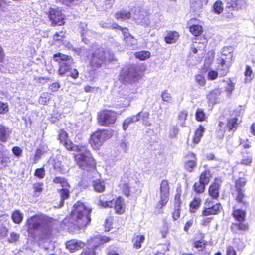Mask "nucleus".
Masks as SVG:
<instances>
[{
	"instance_id": "obj_1",
	"label": "nucleus",
	"mask_w": 255,
	"mask_h": 255,
	"mask_svg": "<svg viewBox=\"0 0 255 255\" xmlns=\"http://www.w3.org/2000/svg\"><path fill=\"white\" fill-rule=\"evenodd\" d=\"M141 78L140 74L136 70L134 65H128L122 69L119 76V80L128 85H124L118 92L117 96L127 100L128 106L134 98V94L137 92V88H131L134 84L139 82Z\"/></svg>"
},
{
	"instance_id": "obj_2",
	"label": "nucleus",
	"mask_w": 255,
	"mask_h": 255,
	"mask_svg": "<svg viewBox=\"0 0 255 255\" xmlns=\"http://www.w3.org/2000/svg\"><path fill=\"white\" fill-rule=\"evenodd\" d=\"M91 212L90 208L82 202H78L73 206V209L69 218V223H68L69 220L65 219L63 221V223L67 224V226L69 227H72L73 225L74 229L82 228L90 223Z\"/></svg>"
},
{
	"instance_id": "obj_3",
	"label": "nucleus",
	"mask_w": 255,
	"mask_h": 255,
	"mask_svg": "<svg viewBox=\"0 0 255 255\" xmlns=\"http://www.w3.org/2000/svg\"><path fill=\"white\" fill-rule=\"evenodd\" d=\"M53 59L54 61L59 63L58 74L60 76H70L74 79L78 77L79 73L77 69L71 68L73 63L71 57L58 53L54 55Z\"/></svg>"
},
{
	"instance_id": "obj_4",
	"label": "nucleus",
	"mask_w": 255,
	"mask_h": 255,
	"mask_svg": "<svg viewBox=\"0 0 255 255\" xmlns=\"http://www.w3.org/2000/svg\"><path fill=\"white\" fill-rule=\"evenodd\" d=\"M75 151L78 152L75 156L76 163L80 168L89 170L95 167L94 159L86 147L78 146V149Z\"/></svg>"
},
{
	"instance_id": "obj_5",
	"label": "nucleus",
	"mask_w": 255,
	"mask_h": 255,
	"mask_svg": "<svg viewBox=\"0 0 255 255\" xmlns=\"http://www.w3.org/2000/svg\"><path fill=\"white\" fill-rule=\"evenodd\" d=\"M49 218L43 215L33 216L27 221V231L31 233L33 230H38L46 232L49 231Z\"/></svg>"
},
{
	"instance_id": "obj_6",
	"label": "nucleus",
	"mask_w": 255,
	"mask_h": 255,
	"mask_svg": "<svg viewBox=\"0 0 255 255\" xmlns=\"http://www.w3.org/2000/svg\"><path fill=\"white\" fill-rule=\"evenodd\" d=\"M112 136V131L108 130H99L91 136L89 143L93 149H99L105 141Z\"/></svg>"
},
{
	"instance_id": "obj_7",
	"label": "nucleus",
	"mask_w": 255,
	"mask_h": 255,
	"mask_svg": "<svg viewBox=\"0 0 255 255\" xmlns=\"http://www.w3.org/2000/svg\"><path fill=\"white\" fill-rule=\"evenodd\" d=\"M105 54L102 48H99L93 53L90 60V65L94 70L100 67L105 60L113 61L116 60L113 53H109L108 56H105Z\"/></svg>"
},
{
	"instance_id": "obj_8",
	"label": "nucleus",
	"mask_w": 255,
	"mask_h": 255,
	"mask_svg": "<svg viewBox=\"0 0 255 255\" xmlns=\"http://www.w3.org/2000/svg\"><path fill=\"white\" fill-rule=\"evenodd\" d=\"M98 205L103 208H112L114 207L116 213L121 214L124 213L125 211V204L124 200L121 197H118L116 199H113L111 201H107L103 198V197H100Z\"/></svg>"
},
{
	"instance_id": "obj_9",
	"label": "nucleus",
	"mask_w": 255,
	"mask_h": 255,
	"mask_svg": "<svg viewBox=\"0 0 255 255\" xmlns=\"http://www.w3.org/2000/svg\"><path fill=\"white\" fill-rule=\"evenodd\" d=\"M169 189L168 181L163 180L160 185V200L156 205L157 208L161 209L168 203L170 195Z\"/></svg>"
},
{
	"instance_id": "obj_10",
	"label": "nucleus",
	"mask_w": 255,
	"mask_h": 255,
	"mask_svg": "<svg viewBox=\"0 0 255 255\" xmlns=\"http://www.w3.org/2000/svg\"><path fill=\"white\" fill-rule=\"evenodd\" d=\"M53 182L56 184H60L62 188L59 190V193L60 195V206H62L64 201L69 197V191L67 188L69 185L67 180L62 177H57L53 179Z\"/></svg>"
},
{
	"instance_id": "obj_11",
	"label": "nucleus",
	"mask_w": 255,
	"mask_h": 255,
	"mask_svg": "<svg viewBox=\"0 0 255 255\" xmlns=\"http://www.w3.org/2000/svg\"><path fill=\"white\" fill-rule=\"evenodd\" d=\"M70 161L67 157L58 155L54 160V168L61 173H65L69 170Z\"/></svg>"
},
{
	"instance_id": "obj_12",
	"label": "nucleus",
	"mask_w": 255,
	"mask_h": 255,
	"mask_svg": "<svg viewBox=\"0 0 255 255\" xmlns=\"http://www.w3.org/2000/svg\"><path fill=\"white\" fill-rule=\"evenodd\" d=\"M222 209L221 204H215L210 198L206 199L204 203V209L202 212L203 216H208L218 214Z\"/></svg>"
},
{
	"instance_id": "obj_13",
	"label": "nucleus",
	"mask_w": 255,
	"mask_h": 255,
	"mask_svg": "<svg viewBox=\"0 0 255 255\" xmlns=\"http://www.w3.org/2000/svg\"><path fill=\"white\" fill-rule=\"evenodd\" d=\"M116 120V114L111 111H104L99 116V123L102 126H110L115 123Z\"/></svg>"
},
{
	"instance_id": "obj_14",
	"label": "nucleus",
	"mask_w": 255,
	"mask_h": 255,
	"mask_svg": "<svg viewBox=\"0 0 255 255\" xmlns=\"http://www.w3.org/2000/svg\"><path fill=\"white\" fill-rule=\"evenodd\" d=\"M233 61V55L228 56L220 57L218 59V70L221 76H225L228 72V69Z\"/></svg>"
},
{
	"instance_id": "obj_15",
	"label": "nucleus",
	"mask_w": 255,
	"mask_h": 255,
	"mask_svg": "<svg viewBox=\"0 0 255 255\" xmlns=\"http://www.w3.org/2000/svg\"><path fill=\"white\" fill-rule=\"evenodd\" d=\"M48 17L53 25H62L64 24V15L58 8H51L49 11Z\"/></svg>"
},
{
	"instance_id": "obj_16",
	"label": "nucleus",
	"mask_w": 255,
	"mask_h": 255,
	"mask_svg": "<svg viewBox=\"0 0 255 255\" xmlns=\"http://www.w3.org/2000/svg\"><path fill=\"white\" fill-rule=\"evenodd\" d=\"M135 12L132 17L136 23L145 27L148 26L150 22L147 13L140 10H138L137 13H136L137 10Z\"/></svg>"
},
{
	"instance_id": "obj_17",
	"label": "nucleus",
	"mask_w": 255,
	"mask_h": 255,
	"mask_svg": "<svg viewBox=\"0 0 255 255\" xmlns=\"http://www.w3.org/2000/svg\"><path fill=\"white\" fill-rule=\"evenodd\" d=\"M218 127L220 132V136H222L226 127L230 130L235 131L237 127V119L235 118H231L228 120L226 124L225 122L220 121L218 124Z\"/></svg>"
},
{
	"instance_id": "obj_18",
	"label": "nucleus",
	"mask_w": 255,
	"mask_h": 255,
	"mask_svg": "<svg viewBox=\"0 0 255 255\" xmlns=\"http://www.w3.org/2000/svg\"><path fill=\"white\" fill-rule=\"evenodd\" d=\"M59 140L61 143L68 150L76 151L78 146L74 145L68 139V134L63 130H61L59 133Z\"/></svg>"
},
{
	"instance_id": "obj_19",
	"label": "nucleus",
	"mask_w": 255,
	"mask_h": 255,
	"mask_svg": "<svg viewBox=\"0 0 255 255\" xmlns=\"http://www.w3.org/2000/svg\"><path fill=\"white\" fill-rule=\"evenodd\" d=\"M226 8L231 10H238L246 7V1L245 0H226Z\"/></svg>"
},
{
	"instance_id": "obj_20",
	"label": "nucleus",
	"mask_w": 255,
	"mask_h": 255,
	"mask_svg": "<svg viewBox=\"0 0 255 255\" xmlns=\"http://www.w3.org/2000/svg\"><path fill=\"white\" fill-rule=\"evenodd\" d=\"M113 28L119 29L122 31L124 36V40L125 43L128 46L134 45L136 43V40L130 34H129L128 30L127 28H123L121 26L116 24H113Z\"/></svg>"
},
{
	"instance_id": "obj_21",
	"label": "nucleus",
	"mask_w": 255,
	"mask_h": 255,
	"mask_svg": "<svg viewBox=\"0 0 255 255\" xmlns=\"http://www.w3.org/2000/svg\"><path fill=\"white\" fill-rule=\"evenodd\" d=\"M207 3L208 0H190L191 10L198 14L202 11L203 6Z\"/></svg>"
},
{
	"instance_id": "obj_22",
	"label": "nucleus",
	"mask_w": 255,
	"mask_h": 255,
	"mask_svg": "<svg viewBox=\"0 0 255 255\" xmlns=\"http://www.w3.org/2000/svg\"><path fill=\"white\" fill-rule=\"evenodd\" d=\"M66 248L71 252H74L85 246V243L77 240H71L66 243Z\"/></svg>"
},
{
	"instance_id": "obj_23",
	"label": "nucleus",
	"mask_w": 255,
	"mask_h": 255,
	"mask_svg": "<svg viewBox=\"0 0 255 255\" xmlns=\"http://www.w3.org/2000/svg\"><path fill=\"white\" fill-rule=\"evenodd\" d=\"M11 130L3 125H0V141L2 142H6L9 138Z\"/></svg>"
},
{
	"instance_id": "obj_24",
	"label": "nucleus",
	"mask_w": 255,
	"mask_h": 255,
	"mask_svg": "<svg viewBox=\"0 0 255 255\" xmlns=\"http://www.w3.org/2000/svg\"><path fill=\"white\" fill-rule=\"evenodd\" d=\"M196 21V19H191L190 20V23L193 24L189 28L190 32L195 36L200 35L203 31L202 26L198 24H196L194 22Z\"/></svg>"
},
{
	"instance_id": "obj_25",
	"label": "nucleus",
	"mask_w": 255,
	"mask_h": 255,
	"mask_svg": "<svg viewBox=\"0 0 255 255\" xmlns=\"http://www.w3.org/2000/svg\"><path fill=\"white\" fill-rule=\"evenodd\" d=\"M204 132V128L202 126H200L195 132V134L193 138L194 145H191L192 146L194 147L195 144H198L200 142Z\"/></svg>"
},
{
	"instance_id": "obj_26",
	"label": "nucleus",
	"mask_w": 255,
	"mask_h": 255,
	"mask_svg": "<svg viewBox=\"0 0 255 255\" xmlns=\"http://www.w3.org/2000/svg\"><path fill=\"white\" fill-rule=\"evenodd\" d=\"M179 38V34L177 32H169L165 37V41L167 43L172 44L175 43Z\"/></svg>"
},
{
	"instance_id": "obj_27",
	"label": "nucleus",
	"mask_w": 255,
	"mask_h": 255,
	"mask_svg": "<svg viewBox=\"0 0 255 255\" xmlns=\"http://www.w3.org/2000/svg\"><path fill=\"white\" fill-rule=\"evenodd\" d=\"M93 187L95 191L102 192L105 189V183L103 180H96L93 182Z\"/></svg>"
},
{
	"instance_id": "obj_28",
	"label": "nucleus",
	"mask_w": 255,
	"mask_h": 255,
	"mask_svg": "<svg viewBox=\"0 0 255 255\" xmlns=\"http://www.w3.org/2000/svg\"><path fill=\"white\" fill-rule=\"evenodd\" d=\"M219 185L218 183L212 184L209 188V194L213 198H216L219 196Z\"/></svg>"
},
{
	"instance_id": "obj_29",
	"label": "nucleus",
	"mask_w": 255,
	"mask_h": 255,
	"mask_svg": "<svg viewBox=\"0 0 255 255\" xmlns=\"http://www.w3.org/2000/svg\"><path fill=\"white\" fill-rule=\"evenodd\" d=\"M211 174L209 170H206L201 174L200 181L203 184L207 185L210 182Z\"/></svg>"
},
{
	"instance_id": "obj_30",
	"label": "nucleus",
	"mask_w": 255,
	"mask_h": 255,
	"mask_svg": "<svg viewBox=\"0 0 255 255\" xmlns=\"http://www.w3.org/2000/svg\"><path fill=\"white\" fill-rule=\"evenodd\" d=\"M191 155L193 159L187 161L185 164V168L189 172H192L193 168L196 165V158L195 155L194 154H191Z\"/></svg>"
},
{
	"instance_id": "obj_31",
	"label": "nucleus",
	"mask_w": 255,
	"mask_h": 255,
	"mask_svg": "<svg viewBox=\"0 0 255 255\" xmlns=\"http://www.w3.org/2000/svg\"><path fill=\"white\" fill-rule=\"evenodd\" d=\"M234 217L239 222H243L245 219V212L242 210L236 209L233 213Z\"/></svg>"
},
{
	"instance_id": "obj_32",
	"label": "nucleus",
	"mask_w": 255,
	"mask_h": 255,
	"mask_svg": "<svg viewBox=\"0 0 255 255\" xmlns=\"http://www.w3.org/2000/svg\"><path fill=\"white\" fill-rule=\"evenodd\" d=\"M9 163H10L9 158L0 151V168L7 166Z\"/></svg>"
},
{
	"instance_id": "obj_33",
	"label": "nucleus",
	"mask_w": 255,
	"mask_h": 255,
	"mask_svg": "<svg viewBox=\"0 0 255 255\" xmlns=\"http://www.w3.org/2000/svg\"><path fill=\"white\" fill-rule=\"evenodd\" d=\"M145 240V237L143 235H137L133 239V246L136 249H139L141 247L142 243Z\"/></svg>"
},
{
	"instance_id": "obj_34",
	"label": "nucleus",
	"mask_w": 255,
	"mask_h": 255,
	"mask_svg": "<svg viewBox=\"0 0 255 255\" xmlns=\"http://www.w3.org/2000/svg\"><path fill=\"white\" fill-rule=\"evenodd\" d=\"M245 82L250 83L251 82L252 79L254 78V74L251 68L249 66H246V70L245 71Z\"/></svg>"
},
{
	"instance_id": "obj_35",
	"label": "nucleus",
	"mask_w": 255,
	"mask_h": 255,
	"mask_svg": "<svg viewBox=\"0 0 255 255\" xmlns=\"http://www.w3.org/2000/svg\"><path fill=\"white\" fill-rule=\"evenodd\" d=\"M220 94V91L218 89H215L210 92L207 95V98L210 102L212 103H215L216 99Z\"/></svg>"
},
{
	"instance_id": "obj_36",
	"label": "nucleus",
	"mask_w": 255,
	"mask_h": 255,
	"mask_svg": "<svg viewBox=\"0 0 255 255\" xmlns=\"http://www.w3.org/2000/svg\"><path fill=\"white\" fill-rule=\"evenodd\" d=\"M131 13L125 10L121 11L116 14V18L117 19L126 20L130 18Z\"/></svg>"
},
{
	"instance_id": "obj_37",
	"label": "nucleus",
	"mask_w": 255,
	"mask_h": 255,
	"mask_svg": "<svg viewBox=\"0 0 255 255\" xmlns=\"http://www.w3.org/2000/svg\"><path fill=\"white\" fill-rule=\"evenodd\" d=\"M135 56L141 60H145L150 56V53L147 51H141L135 53Z\"/></svg>"
},
{
	"instance_id": "obj_38",
	"label": "nucleus",
	"mask_w": 255,
	"mask_h": 255,
	"mask_svg": "<svg viewBox=\"0 0 255 255\" xmlns=\"http://www.w3.org/2000/svg\"><path fill=\"white\" fill-rule=\"evenodd\" d=\"M201 204V199L199 198L195 197L191 202L190 205V210L191 212H195V210L199 207Z\"/></svg>"
},
{
	"instance_id": "obj_39",
	"label": "nucleus",
	"mask_w": 255,
	"mask_h": 255,
	"mask_svg": "<svg viewBox=\"0 0 255 255\" xmlns=\"http://www.w3.org/2000/svg\"><path fill=\"white\" fill-rule=\"evenodd\" d=\"M12 219L15 223L19 224L22 221L23 214L19 211L16 210L12 214Z\"/></svg>"
},
{
	"instance_id": "obj_40",
	"label": "nucleus",
	"mask_w": 255,
	"mask_h": 255,
	"mask_svg": "<svg viewBox=\"0 0 255 255\" xmlns=\"http://www.w3.org/2000/svg\"><path fill=\"white\" fill-rule=\"evenodd\" d=\"M205 185L206 184H203L199 180L195 183L193 186L194 190L197 193H201L204 192Z\"/></svg>"
},
{
	"instance_id": "obj_41",
	"label": "nucleus",
	"mask_w": 255,
	"mask_h": 255,
	"mask_svg": "<svg viewBox=\"0 0 255 255\" xmlns=\"http://www.w3.org/2000/svg\"><path fill=\"white\" fill-rule=\"evenodd\" d=\"M213 9L215 13H221L223 10V5L221 1H216L213 6Z\"/></svg>"
},
{
	"instance_id": "obj_42",
	"label": "nucleus",
	"mask_w": 255,
	"mask_h": 255,
	"mask_svg": "<svg viewBox=\"0 0 255 255\" xmlns=\"http://www.w3.org/2000/svg\"><path fill=\"white\" fill-rule=\"evenodd\" d=\"M233 49L231 46L224 47L221 50V57L228 56L229 55H233Z\"/></svg>"
},
{
	"instance_id": "obj_43",
	"label": "nucleus",
	"mask_w": 255,
	"mask_h": 255,
	"mask_svg": "<svg viewBox=\"0 0 255 255\" xmlns=\"http://www.w3.org/2000/svg\"><path fill=\"white\" fill-rule=\"evenodd\" d=\"M161 98L162 100L168 103H172L173 100V98L171 96V95L169 93L167 90L164 91L161 94Z\"/></svg>"
},
{
	"instance_id": "obj_44",
	"label": "nucleus",
	"mask_w": 255,
	"mask_h": 255,
	"mask_svg": "<svg viewBox=\"0 0 255 255\" xmlns=\"http://www.w3.org/2000/svg\"><path fill=\"white\" fill-rule=\"evenodd\" d=\"M43 184L42 183H36L33 185V189L34 195L38 196L43 191L42 186Z\"/></svg>"
},
{
	"instance_id": "obj_45",
	"label": "nucleus",
	"mask_w": 255,
	"mask_h": 255,
	"mask_svg": "<svg viewBox=\"0 0 255 255\" xmlns=\"http://www.w3.org/2000/svg\"><path fill=\"white\" fill-rule=\"evenodd\" d=\"M187 117V113L185 111L180 112L178 115V121L181 126H184V123Z\"/></svg>"
},
{
	"instance_id": "obj_46",
	"label": "nucleus",
	"mask_w": 255,
	"mask_h": 255,
	"mask_svg": "<svg viewBox=\"0 0 255 255\" xmlns=\"http://www.w3.org/2000/svg\"><path fill=\"white\" fill-rule=\"evenodd\" d=\"M196 119L198 121H203L205 120V114L201 109H198L196 112Z\"/></svg>"
},
{
	"instance_id": "obj_47",
	"label": "nucleus",
	"mask_w": 255,
	"mask_h": 255,
	"mask_svg": "<svg viewBox=\"0 0 255 255\" xmlns=\"http://www.w3.org/2000/svg\"><path fill=\"white\" fill-rule=\"evenodd\" d=\"M179 132V129L177 126H173L170 128L169 134L171 138H175L176 137Z\"/></svg>"
},
{
	"instance_id": "obj_48",
	"label": "nucleus",
	"mask_w": 255,
	"mask_h": 255,
	"mask_svg": "<svg viewBox=\"0 0 255 255\" xmlns=\"http://www.w3.org/2000/svg\"><path fill=\"white\" fill-rule=\"evenodd\" d=\"M195 80L199 85L204 86L206 83L205 78L201 74H198L195 76Z\"/></svg>"
},
{
	"instance_id": "obj_49",
	"label": "nucleus",
	"mask_w": 255,
	"mask_h": 255,
	"mask_svg": "<svg viewBox=\"0 0 255 255\" xmlns=\"http://www.w3.org/2000/svg\"><path fill=\"white\" fill-rule=\"evenodd\" d=\"M9 111V107L7 103H4L0 101V114H5Z\"/></svg>"
},
{
	"instance_id": "obj_50",
	"label": "nucleus",
	"mask_w": 255,
	"mask_h": 255,
	"mask_svg": "<svg viewBox=\"0 0 255 255\" xmlns=\"http://www.w3.org/2000/svg\"><path fill=\"white\" fill-rule=\"evenodd\" d=\"M246 183V180L244 178H240L236 182V188L237 189H241Z\"/></svg>"
},
{
	"instance_id": "obj_51",
	"label": "nucleus",
	"mask_w": 255,
	"mask_h": 255,
	"mask_svg": "<svg viewBox=\"0 0 255 255\" xmlns=\"http://www.w3.org/2000/svg\"><path fill=\"white\" fill-rule=\"evenodd\" d=\"M252 162V158L250 156L243 157L241 160L240 164L244 165L250 166Z\"/></svg>"
},
{
	"instance_id": "obj_52",
	"label": "nucleus",
	"mask_w": 255,
	"mask_h": 255,
	"mask_svg": "<svg viewBox=\"0 0 255 255\" xmlns=\"http://www.w3.org/2000/svg\"><path fill=\"white\" fill-rule=\"evenodd\" d=\"M233 244L235 247L237 248L239 250H242L244 248V243L239 239H234L233 242Z\"/></svg>"
},
{
	"instance_id": "obj_53",
	"label": "nucleus",
	"mask_w": 255,
	"mask_h": 255,
	"mask_svg": "<svg viewBox=\"0 0 255 255\" xmlns=\"http://www.w3.org/2000/svg\"><path fill=\"white\" fill-rule=\"evenodd\" d=\"M180 194L177 193L175 196L174 209H180Z\"/></svg>"
},
{
	"instance_id": "obj_54",
	"label": "nucleus",
	"mask_w": 255,
	"mask_h": 255,
	"mask_svg": "<svg viewBox=\"0 0 255 255\" xmlns=\"http://www.w3.org/2000/svg\"><path fill=\"white\" fill-rule=\"evenodd\" d=\"M45 170L43 168L37 169L34 173V175L39 178H43L45 176Z\"/></svg>"
},
{
	"instance_id": "obj_55",
	"label": "nucleus",
	"mask_w": 255,
	"mask_h": 255,
	"mask_svg": "<svg viewBox=\"0 0 255 255\" xmlns=\"http://www.w3.org/2000/svg\"><path fill=\"white\" fill-rule=\"evenodd\" d=\"M95 240L99 241V244H101L109 242L111 240V239L107 236H101L99 235L95 238Z\"/></svg>"
},
{
	"instance_id": "obj_56",
	"label": "nucleus",
	"mask_w": 255,
	"mask_h": 255,
	"mask_svg": "<svg viewBox=\"0 0 255 255\" xmlns=\"http://www.w3.org/2000/svg\"><path fill=\"white\" fill-rule=\"evenodd\" d=\"M19 234L16 233L15 232H12L10 237L8 238V241L10 243H13L14 242L17 241L19 239Z\"/></svg>"
},
{
	"instance_id": "obj_57",
	"label": "nucleus",
	"mask_w": 255,
	"mask_h": 255,
	"mask_svg": "<svg viewBox=\"0 0 255 255\" xmlns=\"http://www.w3.org/2000/svg\"><path fill=\"white\" fill-rule=\"evenodd\" d=\"M234 226L237 227L239 230L245 231L248 229V226L247 224L240 222L238 224H235Z\"/></svg>"
},
{
	"instance_id": "obj_58",
	"label": "nucleus",
	"mask_w": 255,
	"mask_h": 255,
	"mask_svg": "<svg viewBox=\"0 0 255 255\" xmlns=\"http://www.w3.org/2000/svg\"><path fill=\"white\" fill-rule=\"evenodd\" d=\"M206 243L204 241H197L194 243V247L198 250H202L204 248Z\"/></svg>"
},
{
	"instance_id": "obj_59",
	"label": "nucleus",
	"mask_w": 255,
	"mask_h": 255,
	"mask_svg": "<svg viewBox=\"0 0 255 255\" xmlns=\"http://www.w3.org/2000/svg\"><path fill=\"white\" fill-rule=\"evenodd\" d=\"M218 76V72L214 70H210L208 74V78L209 80H213Z\"/></svg>"
},
{
	"instance_id": "obj_60",
	"label": "nucleus",
	"mask_w": 255,
	"mask_h": 255,
	"mask_svg": "<svg viewBox=\"0 0 255 255\" xmlns=\"http://www.w3.org/2000/svg\"><path fill=\"white\" fill-rule=\"evenodd\" d=\"M130 186L128 183L124 184L123 186V192L125 195L127 196H128L130 194Z\"/></svg>"
},
{
	"instance_id": "obj_61",
	"label": "nucleus",
	"mask_w": 255,
	"mask_h": 255,
	"mask_svg": "<svg viewBox=\"0 0 255 255\" xmlns=\"http://www.w3.org/2000/svg\"><path fill=\"white\" fill-rule=\"evenodd\" d=\"M12 152L17 157H20L21 156L22 150V149L18 147L15 146L12 148Z\"/></svg>"
},
{
	"instance_id": "obj_62",
	"label": "nucleus",
	"mask_w": 255,
	"mask_h": 255,
	"mask_svg": "<svg viewBox=\"0 0 255 255\" xmlns=\"http://www.w3.org/2000/svg\"><path fill=\"white\" fill-rule=\"evenodd\" d=\"M132 123H133L131 120V119L130 118V117H128L127 118L124 122L123 123V129L124 130H126L128 126L132 124Z\"/></svg>"
},
{
	"instance_id": "obj_63",
	"label": "nucleus",
	"mask_w": 255,
	"mask_h": 255,
	"mask_svg": "<svg viewBox=\"0 0 255 255\" xmlns=\"http://www.w3.org/2000/svg\"><path fill=\"white\" fill-rule=\"evenodd\" d=\"M128 142L126 139L122 140L120 144L121 148L123 149L124 152H126L128 147Z\"/></svg>"
},
{
	"instance_id": "obj_64",
	"label": "nucleus",
	"mask_w": 255,
	"mask_h": 255,
	"mask_svg": "<svg viewBox=\"0 0 255 255\" xmlns=\"http://www.w3.org/2000/svg\"><path fill=\"white\" fill-rule=\"evenodd\" d=\"M60 87V84L58 82H55L51 84L49 86V88L51 91L53 92H55L58 91Z\"/></svg>"
}]
</instances>
